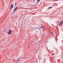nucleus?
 Returning <instances> with one entry per match:
<instances>
[{"instance_id":"obj_1","label":"nucleus","mask_w":63,"mask_h":63,"mask_svg":"<svg viewBox=\"0 0 63 63\" xmlns=\"http://www.w3.org/2000/svg\"><path fill=\"white\" fill-rule=\"evenodd\" d=\"M17 6H16L15 7V9L14 10V13H15V11H16L17 10V8H18Z\"/></svg>"},{"instance_id":"obj_2","label":"nucleus","mask_w":63,"mask_h":63,"mask_svg":"<svg viewBox=\"0 0 63 63\" xmlns=\"http://www.w3.org/2000/svg\"><path fill=\"white\" fill-rule=\"evenodd\" d=\"M59 24H63L62 21H60V22L59 23Z\"/></svg>"},{"instance_id":"obj_3","label":"nucleus","mask_w":63,"mask_h":63,"mask_svg":"<svg viewBox=\"0 0 63 63\" xmlns=\"http://www.w3.org/2000/svg\"><path fill=\"white\" fill-rule=\"evenodd\" d=\"M19 61V59L17 60H16V62L15 63H17V62L18 61Z\"/></svg>"},{"instance_id":"obj_4","label":"nucleus","mask_w":63,"mask_h":63,"mask_svg":"<svg viewBox=\"0 0 63 63\" xmlns=\"http://www.w3.org/2000/svg\"><path fill=\"white\" fill-rule=\"evenodd\" d=\"M44 27V26H42L40 27V28L41 29L43 30V28Z\"/></svg>"},{"instance_id":"obj_5","label":"nucleus","mask_w":63,"mask_h":63,"mask_svg":"<svg viewBox=\"0 0 63 63\" xmlns=\"http://www.w3.org/2000/svg\"><path fill=\"white\" fill-rule=\"evenodd\" d=\"M30 42L32 44V43H33V41H32V40H31L30 41Z\"/></svg>"},{"instance_id":"obj_6","label":"nucleus","mask_w":63,"mask_h":63,"mask_svg":"<svg viewBox=\"0 0 63 63\" xmlns=\"http://www.w3.org/2000/svg\"><path fill=\"white\" fill-rule=\"evenodd\" d=\"M16 5H17V3H16V2L15 5V7L16 6Z\"/></svg>"},{"instance_id":"obj_7","label":"nucleus","mask_w":63,"mask_h":63,"mask_svg":"<svg viewBox=\"0 0 63 63\" xmlns=\"http://www.w3.org/2000/svg\"><path fill=\"white\" fill-rule=\"evenodd\" d=\"M9 32H10V34H11V33H12V31L11 30H10Z\"/></svg>"},{"instance_id":"obj_8","label":"nucleus","mask_w":63,"mask_h":63,"mask_svg":"<svg viewBox=\"0 0 63 63\" xmlns=\"http://www.w3.org/2000/svg\"><path fill=\"white\" fill-rule=\"evenodd\" d=\"M43 30H45V27L44 26V27L43 28Z\"/></svg>"},{"instance_id":"obj_9","label":"nucleus","mask_w":63,"mask_h":63,"mask_svg":"<svg viewBox=\"0 0 63 63\" xmlns=\"http://www.w3.org/2000/svg\"><path fill=\"white\" fill-rule=\"evenodd\" d=\"M15 18H17L18 17V16H15Z\"/></svg>"},{"instance_id":"obj_10","label":"nucleus","mask_w":63,"mask_h":63,"mask_svg":"<svg viewBox=\"0 0 63 63\" xmlns=\"http://www.w3.org/2000/svg\"><path fill=\"white\" fill-rule=\"evenodd\" d=\"M40 0H38L37 1V3H38L39 2H40Z\"/></svg>"},{"instance_id":"obj_11","label":"nucleus","mask_w":63,"mask_h":63,"mask_svg":"<svg viewBox=\"0 0 63 63\" xmlns=\"http://www.w3.org/2000/svg\"><path fill=\"white\" fill-rule=\"evenodd\" d=\"M11 7H12L13 8V4H12L11 5Z\"/></svg>"},{"instance_id":"obj_12","label":"nucleus","mask_w":63,"mask_h":63,"mask_svg":"<svg viewBox=\"0 0 63 63\" xmlns=\"http://www.w3.org/2000/svg\"><path fill=\"white\" fill-rule=\"evenodd\" d=\"M7 34H11V33H10V32H8Z\"/></svg>"},{"instance_id":"obj_13","label":"nucleus","mask_w":63,"mask_h":63,"mask_svg":"<svg viewBox=\"0 0 63 63\" xmlns=\"http://www.w3.org/2000/svg\"><path fill=\"white\" fill-rule=\"evenodd\" d=\"M40 41H38V43H40Z\"/></svg>"},{"instance_id":"obj_14","label":"nucleus","mask_w":63,"mask_h":63,"mask_svg":"<svg viewBox=\"0 0 63 63\" xmlns=\"http://www.w3.org/2000/svg\"><path fill=\"white\" fill-rule=\"evenodd\" d=\"M13 7H11L10 8V9H12Z\"/></svg>"},{"instance_id":"obj_15","label":"nucleus","mask_w":63,"mask_h":63,"mask_svg":"<svg viewBox=\"0 0 63 63\" xmlns=\"http://www.w3.org/2000/svg\"><path fill=\"white\" fill-rule=\"evenodd\" d=\"M30 47L29 46H28V47L29 48H30Z\"/></svg>"},{"instance_id":"obj_16","label":"nucleus","mask_w":63,"mask_h":63,"mask_svg":"<svg viewBox=\"0 0 63 63\" xmlns=\"http://www.w3.org/2000/svg\"><path fill=\"white\" fill-rule=\"evenodd\" d=\"M49 8H52V7H49Z\"/></svg>"},{"instance_id":"obj_17","label":"nucleus","mask_w":63,"mask_h":63,"mask_svg":"<svg viewBox=\"0 0 63 63\" xmlns=\"http://www.w3.org/2000/svg\"><path fill=\"white\" fill-rule=\"evenodd\" d=\"M50 8L49 7L48 8V9H50Z\"/></svg>"},{"instance_id":"obj_18","label":"nucleus","mask_w":63,"mask_h":63,"mask_svg":"<svg viewBox=\"0 0 63 63\" xmlns=\"http://www.w3.org/2000/svg\"><path fill=\"white\" fill-rule=\"evenodd\" d=\"M55 1H58V0H54Z\"/></svg>"},{"instance_id":"obj_19","label":"nucleus","mask_w":63,"mask_h":63,"mask_svg":"<svg viewBox=\"0 0 63 63\" xmlns=\"http://www.w3.org/2000/svg\"><path fill=\"white\" fill-rule=\"evenodd\" d=\"M51 34H53V33H52V32H51Z\"/></svg>"},{"instance_id":"obj_20","label":"nucleus","mask_w":63,"mask_h":63,"mask_svg":"<svg viewBox=\"0 0 63 63\" xmlns=\"http://www.w3.org/2000/svg\"><path fill=\"white\" fill-rule=\"evenodd\" d=\"M62 21V22H63V21Z\"/></svg>"},{"instance_id":"obj_21","label":"nucleus","mask_w":63,"mask_h":63,"mask_svg":"<svg viewBox=\"0 0 63 63\" xmlns=\"http://www.w3.org/2000/svg\"><path fill=\"white\" fill-rule=\"evenodd\" d=\"M57 25H59V24H57Z\"/></svg>"},{"instance_id":"obj_22","label":"nucleus","mask_w":63,"mask_h":63,"mask_svg":"<svg viewBox=\"0 0 63 63\" xmlns=\"http://www.w3.org/2000/svg\"><path fill=\"white\" fill-rule=\"evenodd\" d=\"M33 1H34V0H33Z\"/></svg>"}]
</instances>
